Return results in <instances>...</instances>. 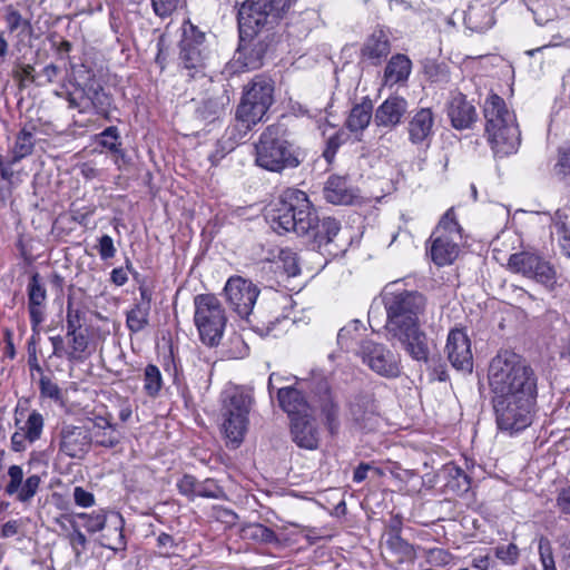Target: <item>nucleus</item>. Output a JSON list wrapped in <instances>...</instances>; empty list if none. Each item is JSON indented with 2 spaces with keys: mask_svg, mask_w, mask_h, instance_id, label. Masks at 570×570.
Segmentation results:
<instances>
[{
  "mask_svg": "<svg viewBox=\"0 0 570 570\" xmlns=\"http://www.w3.org/2000/svg\"><path fill=\"white\" fill-rule=\"evenodd\" d=\"M181 494L194 499L196 497L218 499L222 495L220 488L210 479L198 481L195 476L185 474L177 483Z\"/></svg>",
  "mask_w": 570,
  "mask_h": 570,
  "instance_id": "nucleus-25",
  "label": "nucleus"
},
{
  "mask_svg": "<svg viewBox=\"0 0 570 570\" xmlns=\"http://www.w3.org/2000/svg\"><path fill=\"white\" fill-rule=\"evenodd\" d=\"M40 394L42 397L53 400L56 402L61 400V391L59 386L51 381L48 376H41L40 382Z\"/></svg>",
  "mask_w": 570,
  "mask_h": 570,
  "instance_id": "nucleus-53",
  "label": "nucleus"
},
{
  "mask_svg": "<svg viewBox=\"0 0 570 570\" xmlns=\"http://www.w3.org/2000/svg\"><path fill=\"white\" fill-rule=\"evenodd\" d=\"M291 435L293 442L305 450H315L320 444V432L313 413L291 417Z\"/></svg>",
  "mask_w": 570,
  "mask_h": 570,
  "instance_id": "nucleus-16",
  "label": "nucleus"
},
{
  "mask_svg": "<svg viewBox=\"0 0 570 570\" xmlns=\"http://www.w3.org/2000/svg\"><path fill=\"white\" fill-rule=\"evenodd\" d=\"M340 229V223L335 218L324 217L322 220L318 219L317 226L312 232L320 244H328L338 234Z\"/></svg>",
  "mask_w": 570,
  "mask_h": 570,
  "instance_id": "nucleus-38",
  "label": "nucleus"
},
{
  "mask_svg": "<svg viewBox=\"0 0 570 570\" xmlns=\"http://www.w3.org/2000/svg\"><path fill=\"white\" fill-rule=\"evenodd\" d=\"M556 175L561 178L570 177V146L559 150L558 161L554 166Z\"/></svg>",
  "mask_w": 570,
  "mask_h": 570,
  "instance_id": "nucleus-57",
  "label": "nucleus"
},
{
  "mask_svg": "<svg viewBox=\"0 0 570 570\" xmlns=\"http://www.w3.org/2000/svg\"><path fill=\"white\" fill-rule=\"evenodd\" d=\"M488 140L498 156H507L515 153L521 142L520 130L517 124L498 129L494 124L490 125Z\"/></svg>",
  "mask_w": 570,
  "mask_h": 570,
  "instance_id": "nucleus-17",
  "label": "nucleus"
},
{
  "mask_svg": "<svg viewBox=\"0 0 570 570\" xmlns=\"http://www.w3.org/2000/svg\"><path fill=\"white\" fill-rule=\"evenodd\" d=\"M406 110L407 101L404 98L390 97L377 107L374 114V122L379 127L394 128L401 124Z\"/></svg>",
  "mask_w": 570,
  "mask_h": 570,
  "instance_id": "nucleus-20",
  "label": "nucleus"
},
{
  "mask_svg": "<svg viewBox=\"0 0 570 570\" xmlns=\"http://www.w3.org/2000/svg\"><path fill=\"white\" fill-rule=\"evenodd\" d=\"M71 337V350L68 352V357L70 360H78L81 357V354L88 347L87 337L81 333H75L70 335Z\"/></svg>",
  "mask_w": 570,
  "mask_h": 570,
  "instance_id": "nucleus-58",
  "label": "nucleus"
},
{
  "mask_svg": "<svg viewBox=\"0 0 570 570\" xmlns=\"http://www.w3.org/2000/svg\"><path fill=\"white\" fill-rule=\"evenodd\" d=\"M426 558L429 563L440 567L450 562L451 554L441 548H433L428 551Z\"/></svg>",
  "mask_w": 570,
  "mask_h": 570,
  "instance_id": "nucleus-60",
  "label": "nucleus"
},
{
  "mask_svg": "<svg viewBox=\"0 0 570 570\" xmlns=\"http://www.w3.org/2000/svg\"><path fill=\"white\" fill-rule=\"evenodd\" d=\"M492 397L537 396V376L518 354L504 351L494 356L489 366Z\"/></svg>",
  "mask_w": 570,
  "mask_h": 570,
  "instance_id": "nucleus-1",
  "label": "nucleus"
},
{
  "mask_svg": "<svg viewBox=\"0 0 570 570\" xmlns=\"http://www.w3.org/2000/svg\"><path fill=\"white\" fill-rule=\"evenodd\" d=\"M448 361L456 371L471 373L473 370V354L471 341L463 330L450 331L444 347Z\"/></svg>",
  "mask_w": 570,
  "mask_h": 570,
  "instance_id": "nucleus-13",
  "label": "nucleus"
},
{
  "mask_svg": "<svg viewBox=\"0 0 570 570\" xmlns=\"http://www.w3.org/2000/svg\"><path fill=\"white\" fill-rule=\"evenodd\" d=\"M552 235H557L558 243L564 255L570 257V209L561 208L552 218Z\"/></svg>",
  "mask_w": 570,
  "mask_h": 570,
  "instance_id": "nucleus-32",
  "label": "nucleus"
},
{
  "mask_svg": "<svg viewBox=\"0 0 570 570\" xmlns=\"http://www.w3.org/2000/svg\"><path fill=\"white\" fill-rule=\"evenodd\" d=\"M101 546L112 551L125 550L126 541L122 533V518L120 515H116L114 527L109 528L108 533L102 534Z\"/></svg>",
  "mask_w": 570,
  "mask_h": 570,
  "instance_id": "nucleus-37",
  "label": "nucleus"
},
{
  "mask_svg": "<svg viewBox=\"0 0 570 570\" xmlns=\"http://www.w3.org/2000/svg\"><path fill=\"white\" fill-rule=\"evenodd\" d=\"M273 92L274 87L269 79L256 77L245 90L243 98L258 102L259 105L264 104L266 107H271L274 100Z\"/></svg>",
  "mask_w": 570,
  "mask_h": 570,
  "instance_id": "nucleus-33",
  "label": "nucleus"
},
{
  "mask_svg": "<svg viewBox=\"0 0 570 570\" xmlns=\"http://www.w3.org/2000/svg\"><path fill=\"white\" fill-rule=\"evenodd\" d=\"M77 517L86 520L85 528L91 533L101 531L107 521L102 510L94 511L92 513H78Z\"/></svg>",
  "mask_w": 570,
  "mask_h": 570,
  "instance_id": "nucleus-47",
  "label": "nucleus"
},
{
  "mask_svg": "<svg viewBox=\"0 0 570 570\" xmlns=\"http://www.w3.org/2000/svg\"><path fill=\"white\" fill-rule=\"evenodd\" d=\"M495 556L505 564H514L519 559V549L514 543L499 546L495 548Z\"/></svg>",
  "mask_w": 570,
  "mask_h": 570,
  "instance_id": "nucleus-54",
  "label": "nucleus"
},
{
  "mask_svg": "<svg viewBox=\"0 0 570 570\" xmlns=\"http://www.w3.org/2000/svg\"><path fill=\"white\" fill-rule=\"evenodd\" d=\"M434 116L430 108H421L409 122V136L413 144H421L433 134Z\"/></svg>",
  "mask_w": 570,
  "mask_h": 570,
  "instance_id": "nucleus-29",
  "label": "nucleus"
},
{
  "mask_svg": "<svg viewBox=\"0 0 570 570\" xmlns=\"http://www.w3.org/2000/svg\"><path fill=\"white\" fill-rule=\"evenodd\" d=\"M439 235H448V237L452 238H462L461 236V227L456 220L454 209L450 208L440 219L435 230L433 232V236Z\"/></svg>",
  "mask_w": 570,
  "mask_h": 570,
  "instance_id": "nucleus-40",
  "label": "nucleus"
},
{
  "mask_svg": "<svg viewBox=\"0 0 570 570\" xmlns=\"http://www.w3.org/2000/svg\"><path fill=\"white\" fill-rule=\"evenodd\" d=\"M90 431L91 443L94 442L98 446L114 448L121 440V434L117 428L102 416H97L94 420Z\"/></svg>",
  "mask_w": 570,
  "mask_h": 570,
  "instance_id": "nucleus-31",
  "label": "nucleus"
},
{
  "mask_svg": "<svg viewBox=\"0 0 570 570\" xmlns=\"http://www.w3.org/2000/svg\"><path fill=\"white\" fill-rule=\"evenodd\" d=\"M4 20L10 32H14L18 29H21L22 32L28 31L29 33L32 31L31 22L24 19L12 6L7 7Z\"/></svg>",
  "mask_w": 570,
  "mask_h": 570,
  "instance_id": "nucleus-44",
  "label": "nucleus"
},
{
  "mask_svg": "<svg viewBox=\"0 0 570 570\" xmlns=\"http://www.w3.org/2000/svg\"><path fill=\"white\" fill-rule=\"evenodd\" d=\"M224 294L230 308L242 318H248L259 295V289L249 279L232 276L226 282Z\"/></svg>",
  "mask_w": 570,
  "mask_h": 570,
  "instance_id": "nucleus-12",
  "label": "nucleus"
},
{
  "mask_svg": "<svg viewBox=\"0 0 570 570\" xmlns=\"http://www.w3.org/2000/svg\"><path fill=\"white\" fill-rule=\"evenodd\" d=\"M535 399L537 396L492 397L498 429L512 435L530 426Z\"/></svg>",
  "mask_w": 570,
  "mask_h": 570,
  "instance_id": "nucleus-6",
  "label": "nucleus"
},
{
  "mask_svg": "<svg viewBox=\"0 0 570 570\" xmlns=\"http://www.w3.org/2000/svg\"><path fill=\"white\" fill-rule=\"evenodd\" d=\"M448 115L452 126L456 129L470 128L476 120L474 106L462 94L452 96L448 106Z\"/></svg>",
  "mask_w": 570,
  "mask_h": 570,
  "instance_id": "nucleus-23",
  "label": "nucleus"
},
{
  "mask_svg": "<svg viewBox=\"0 0 570 570\" xmlns=\"http://www.w3.org/2000/svg\"><path fill=\"white\" fill-rule=\"evenodd\" d=\"M157 546L164 550L163 554L165 557H170L175 553L179 543L170 534L163 532L157 538Z\"/></svg>",
  "mask_w": 570,
  "mask_h": 570,
  "instance_id": "nucleus-62",
  "label": "nucleus"
},
{
  "mask_svg": "<svg viewBox=\"0 0 570 570\" xmlns=\"http://www.w3.org/2000/svg\"><path fill=\"white\" fill-rule=\"evenodd\" d=\"M322 412L326 415L327 421L332 423L336 420L337 413H338V406L334 402L332 395L330 393H326L324 399H322L321 403Z\"/></svg>",
  "mask_w": 570,
  "mask_h": 570,
  "instance_id": "nucleus-63",
  "label": "nucleus"
},
{
  "mask_svg": "<svg viewBox=\"0 0 570 570\" xmlns=\"http://www.w3.org/2000/svg\"><path fill=\"white\" fill-rule=\"evenodd\" d=\"M59 438V450L69 458H82L91 445V431L86 426L65 424Z\"/></svg>",
  "mask_w": 570,
  "mask_h": 570,
  "instance_id": "nucleus-15",
  "label": "nucleus"
},
{
  "mask_svg": "<svg viewBox=\"0 0 570 570\" xmlns=\"http://www.w3.org/2000/svg\"><path fill=\"white\" fill-rule=\"evenodd\" d=\"M279 261L288 276H296L299 273V266L296 254L291 249H282L279 252Z\"/></svg>",
  "mask_w": 570,
  "mask_h": 570,
  "instance_id": "nucleus-51",
  "label": "nucleus"
},
{
  "mask_svg": "<svg viewBox=\"0 0 570 570\" xmlns=\"http://www.w3.org/2000/svg\"><path fill=\"white\" fill-rule=\"evenodd\" d=\"M391 51V45L387 33L382 30H375L364 42L361 55L363 60L377 66L382 59L387 57Z\"/></svg>",
  "mask_w": 570,
  "mask_h": 570,
  "instance_id": "nucleus-27",
  "label": "nucleus"
},
{
  "mask_svg": "<svg viewBox=\"0 0 570 570\" xmlns=\"http://www.w3.org/2000/svg\"><path fill=\"white\" fill-rule=\"evenodd\" d=\"M243 533L245 538L257 542L272 543L277 541L275 532L261 523H254L245 527L243 529Z\"/></svg>",
  "mask_w": 570,
  "mask_h": 570,
  "instance_id": "nucleus-42",
  "label": "nucleus"
},
{
  "mask_svg": "<svg viewBox=\"0 0 570 570\" xmlns=\"http://www.w3.org/2000/svg\"><path fill=\"white\" fill-rule=\"evenodd\" d=\"M269 107L242 98L236 111V118L242 121L247 129L262 121Z\"/></svg>",
  "mask_w": 570,
  "mask_h": 570,
  "instance_id": "nucleus-34",
  "label": "nucleus"
},
{
  "mask_svg": "<svg viewBox=\"0 0 570 570\" xmlns=\"http://www.w3.org/2000/svg\"><path fill=\"white\" fill-rule=\"evenodd\" d=\"M20 430L26 432L28 442L33 443L41 436L43 430V416L39 412L32 411L24 424L20 426Z\"/></svg>",
  "mask_w": 570,
  "mask_h": 570,
  "instance_id": "nucleus-43",
  "label": "nucleus"
},
{
  "mask_svg": "<svg viewBox=\"0 0 570 570\" xmlns=\"http://www.w3.org/2000/svg\"><path fill=\"white\" fill-rule=\"evenodd\" d=\"M483 112L487 135L490 134L491 121L498 129L517 124L514 114L507 108L504 100L495 94L487 98Z\"/></svg>",
  "mask_w": 570,
  "mask_h": 570,
  "instance_id": "nucleus-21",
  "label": "nucleus"
},
{
  "mask_svg": "<svg viewBox=\"0 0 570 570\" xmlns=\"http://www.w3.org/2000/svg\"><path fill=\"white\" fill-rule=\"evenodd\" d=\"M348 411L358 425L364 429L373 428L377 411L372 393L361 392L353 395L348 402Z\"/></svg>",
  "mask_w": 570,
  "mask_h": 570,
  "instance_id": "nucleus-19",
  "label": "nucleus"
},
{
  "mask_svg": "<svg viewBox=\"0 0 570 570\" xmlns=\"http://www.w3.org/2000/svg\"><path fill=\"white\" fill-rule=\"evenodd\" d=\"M412 71V61L403 53H396L387 61L383 73V86H404Z\"/></svg>",
  "mask_w": 570,
  "mask_h": 570,
  "instance_id": "nucleus-24",
  "label": "nucleus"
},
{
  "mask_svg": "<svg viewBox=\"0 0 570 570\" xmlns=\"http://www.w3.org/2000/svg\"><path fill=\"white\" fill-rule=\"evenodd\" d=\"M98 253L102 259L112 258L116 254V247L114 245V240L109 235H104L99 238Z\"/></svg>",
  "mask_w": 570,
  "mask_h": 570,
  "instance_id": "nucleus-61",
  "label": "nucleus"
},
{
  "mask_svg": "<svg viewBox=\"0 0 570 570\" xmlns=\"http://www.w3.org/2000/svg\"><path fill=\"white\" fill-rule=\"evenodd\" d=\"M83 95L87 96V100L82 101V104H76L75 100H72L73 106L78 107V111L80 114H88L94 111L99 116L108 115L111 105V98L107 92H105L100 83L95 80L86 85Z\"/></svg>",
  "mask_w": 570,
  "mask_h": 570,
  "instance_id": "nucleus-22",
  "label": "nucleus"
},
{
  "mask_svg": "<svg viewBox=\"0 0 570 570\" xmlns=\"http://www.w3.org/2000/svg\"><path fill=\"white\" fill-rule=\"evenodd\" d=\"M150 309L146 306V304H136L128 313H127V326L134 332L138 333L142 331L148 325Z\"/></svg>",
  "mask_w": 570,
  "mask_h": 570,
  "instance_id": "nucleus-39",
  "label": "nucleus"
},
{
  "mask_svg": "<svg viewBox=\"0 0 570 570\" xmlns=\"http://www.w3.org/2000/svg\"><path fill=\"white\" fill-rule=\"evenodd\" d=\"M372 110L371 102L354 106L347 117L346 127L353 132L363 131L372 119Z\"/></svg>",
  "mask_w": 570,
  "mask_h": 570,
  "instance_id": "nucleus-36",
  "label": "nucleus"
},
{
  "mask_svg": "<svg viewBox=\"0 0 570 570\" xmlns=\"http://www.w3.org/2000/svg\"><path fill=\"white\" fill-rule=\"evenodd\" d=\"M324 198L334 205H350L355 195L347 181L341 176H330L323 188Z\"/></svg>",
  "mask_w": 570,
  "mask_h": 570,
  "instance_id": "nucleus-30",
  "label": "nucleus"
},
{
  "mask_svg": "<svg viewBox=\"0 0 570 570\" xmlns=\"http://www.w3.org/2000/svg\"><path fill=\"white\" fill-rule=\"evenodd\" d=\"M383 302L387 316L385 324L387 332L421 323V316L426 307V298L416 291L386 289Z\"/></svg>",
  "mask_w": 570,
  "mask_h": 570,
  "instance_id": "nucleus-4",
  "label": "nucleus"
},
{
  "mask_svg": "<svg viewBox=\"0 0 570 570\" xmlns=\"http://www.w3.org/2000/svg\"><path fill=\"white\" fill-rule=\"evenodd\" d=\"M40 485V478L37 474L30 475L21 484L17 498L21 502H28L35 497Z\"/></svg>",
  "mask_w": 570,
  "mask_h": 570,
  "instance_id": "nucleus-49",
  "label": "nucleus"
},
{
  "mask_svg": "<svg viewBox=\"0 0 570 570\" xmlns=\"http://www.w3.org/2000/svg\"><path fill=\"white\" fill-rule=\"evenodd\" d=\"M277 399L279 406L289 417L303 416L313 413V410L301 391L294 387H278Z\"/></svg>",
  "mask_w": 570,
  "mask_h": 570,
  "instance_id": "nucleus-28",
  "label": "nucleus"
},
{
  "mask_svg": "<svg viewBox=\"0 0 570 570\" xmlns=\"http://www.w3.org/2000/svg\"><path fill=\"white\" fill-rule=\"evenodd\" d=\"M384 553L390 557H394L395 563H402L405 560H411L414 558L412 546L402 539L399 533L387 534L384 546Z\"/></svg>",
  "mask_w": 570,
  "mask_h": 570,
  "instance_id": "nucleus-35",
  "label": "nucleus"
},
{
  "mask_svg": "<svg viewBox=\"0 0 570 570\" xmlns=\"http://www.w3.org/2000/svg\"><path fill=\"white\" fill-rule=\"evenodd\" d=\"M153 8L157 16L168 17L170 16L181 3V0H151Z\"/></svg>",
  "mask_w": 570,
  "mask_h": 570,
  "instance_id": "nucleus-59",
  "label": "nucleus"
},
{
  "mask_svg": "<svg viewBox=\"0 0 570 570\" xmlns=\"http://www.w3.org/2000/svg\"><path fill=\"white\" fill-rule=\"evenodd\" d=\"M68 521L70 523L71 531L67 534V538L76 557H79L86 550L87 538L73 520L68 519Z\"/></svg>",
  "mask_w": 570,
  "mask_h": 570,
  "instance_id": "nucleus-46",
  "label": "nucleus"
},
{
  "mask_svg": "<svg viewBox=\"0 0 570 570\" xmlns=\"http://www.w3.org/2000/svg\"><path fill=\"white\" fill-rule=\"evenodd\" d=\"M71 77L73 86H86L96 80L94 71L86 65L71 66Z\"/></svg>",
  "mask_w": 570,
  "mask_h": 570,
  "instance_id": "nucleus-50",
  "label": "nucleus"
},
{
  "mask_svg": "<svg viewBox=\"0 0 570 570\" xmlns=\"http://www.w3.org/2000/svg\"><path fill=\"white\" fill-rule=\"evenodd\" d=\"M293 0H247L238 10L242 33L257 32L259 28L278 20L292 6Z\"/></svg>",
  "mask_w": 570,
  "mask_h": 570,
  "instance_id": "nucleus-8",
  "label": "nucleus"
},
{
  "mask_svg": "<svg viewBox=\"0 0 570 570\" xmlns=\"http://www.w3.org/2000/svg\"><path fill=\"white\" fill-rule=\"evenodd\" d=\"M272 227L276 232H294L307 235L317 226L318 216L307 195L298 189H287L271 214Z\"/></svg>",
  "mask_w": 570,
  "mask_h": 570,
  "instance_id": "nucleus-2",
  "label": "nucleus"
},
{
  "mask_svg": "<svg viewBox=\"0 0 570 570\" xmlns=\"http://www.w3.org/2000/svg\"><path fill=\"white\" fill-rule=\"evenodd\" d=\"M73 500L77 505L89 508L95 503V497L91 492L86 491L81 487H76L73 490Z\"/></svg>",
  "mask_w": 570,
  "mask_h": 570,
  "instance_id": "nucleus-64",
  "label": "nucleus"
},
{
  "mask_svg": "<svg viewBox=\"0 0 570 570\" xmlns=\"http://www.w3.org/2000/svg\"><path fill=\"white\" fill-rule=\"evenodd\" d=\"M163 386V377L156 365L149 364L144 373V390L147 395L155 397L158 395Z\"/></svg>",
  "mask_w": 570,
  "mask_h": 570,
  "instance_id": "nucleus-41",
  "label": "nucleus"
},
{
  "mask_svg": "<svg viewBox=\"0 0 570 570\" xmlns=\"http://www.w3.org/2000/svg\"><path fill=\"white\" fill-rule=\"evenodd\" d=\"M222 110L220 105L213 99L205 100L202 106L197 108V115L199 118L206 121H212L218 117Z\"/></svg>",
  "mask_w": 570,
  "mask_h": 570,
  "instance_id": "nucleus-52",
  "label": "nucleus"
},
{
  "mask_svg": "<svg viewBox=\"0 0 570 570\" xmlns=\"http://www.w3.org/2000/svg\"><path fill=\"white\" fill-rule=\"evenodd\" d=\"M539 554L543 570H557L552 556L551 546L548 539L541 538L539 541Z\"/></svg>",
  "mask_w": 570,
  "mask_h": 570,
  "instance_id": "nucleus-56",
  "label": "nucleus"
},
{
  "mask_svg": "<svg viewBox=\"0 0 570 570\" xmlns=\"http://www.w3.org/2000/svg\"><path fill=\"white\" fill-rule=\"evenodd\" d=\"M33 149L32 134L22 130L16 139V144L12 150L13 161H18L23 157L30 155Z\"/></svg>",
  "mask_w": 570,
  "mask_h": 570,
  "instance_id": "nucleus-45",
  "label": "nucleus"
},
{
  "mask_svg": "<svg viewBox=\"0 0 570 570\" xmlns=\"http://www.w3.org/2000/svg\"><path fill=\"white\" fill-rule=\"evenodd\" d=\"M99 144L112 153L120 151V137L117 127L110 126L100 134Z\"/></svg>",
  "mask_w": 570,
  "mask_h": 570,
  "instance_id": "nucleus-48",
  "label": "nucleus"
},
{
  "mask_svg": "<svg viewBox=\"0 0 570 570\" xmlns=\"http://www.w3.org/2000/svg\"><path fill=\"white\" fill-rule=\"evenodd\" d=\"M459 240L461 238L448 237V235H432L430 255L438 266L450 265L459 256Z\"/></svg>",
  "mask_w": 570,
  "mask_h": 570,
  "instance_id": "nucleus-26",
  "label": "nucleus"
},
{
  "mask_svg": "<svg viewBox=\"0 0 570 570\" xmlns=\"http://www.w3.org/2000/svg\"><path fill=\"white\" fill-rule=\"evenodd\" d=\"M508 266L512 272L534 279L549 291H553L558 286L554 267L534 253L521 252L512 254L509 258Z\"/></svg>",
  "mask_w": 570,
  "mask_h": 570,
  "instance_id": "nucleus-10",
  "label": "nucleus"
},
{
  "mask_svg": "<svg viewBox=\"0 0 570 570\" xmlns=\"http://www.w3.org/2000/svg\"><path fill=\"white\" fill-rule=\"evenodd\" d=\"M28 311L33 332L45 321L47 307V291L40 281L39 274H33L27 287Z\"/></svg>",
  "mask_w": 570,
  "mask_h": 570,
  "instance_id": "nucleus-18",
  "label": "nucleus"
},
{
  "mask_svg": "<svg viewBox=\"0 0 570 570\" xmlns=\"http://www.w3.org/2000/svg\"><path fill=\"white\" fill-rule=\"evenodd\" d=\"M304 157L299 148L282 137L276 126H268L255 144V164L268 171L282 173L296 168Z\"/></svg>",
  "mask_w": 570,
  "mask_h": 570,
  "instance_id": "nucleus-3",
  "label": "nucleus"
},
{
  "mask_svg": "<svg viewBox=\"0 0 570 570\" xmlns=\"http://www.w3.org/2000/svg\"><path fill=\"white\" fill-rule=\"evenodd\" d=\"M195 324L200 340L209 346L218 345L227 322L219 299L213 294H200L194 299Z\"/></svg>",
  "mask_w": 570,
  "mask_h": 570,
  "instance_id": "nucleus-7",
  "label": "nucleus"
},
{
  "mask_svg": "<svg viewBox=\"0 0 570 570\" xmlns=\"http://www.w3.org/2000/svg\"><path fill=\"white\" fill-rule=\"evenodd\" d=\"M8 476L10 481L6 487V492L10 495L18 493L23 480V471L21 466L11 465L8 470Z\"/></svg>",
  "mask_w": 570,
  "mask_h": 570,
  "instance_id": "nucleus-55",
  "label": "nucleus"
},
{
  "mask_svg": "<svg viewBox=\"0 0 570 570\" xmlns=\"http://www.w3.org/2000/svg\"><path fill=\"white\" fill-rule=\"evenodd\" d=\"M389 334L400 342L413 360L419 362L429 360L430 341L425 332L421 330V323L390 331Z\"/></svg>",
  "mask_w": 570,
  "mask_h": 570,
  "instance_id": "nucleus-14",
  "label": "nucleus"
},
{
  "mask_svg": "<svg viewBox=\"0 0 570 570\" xmlns=\"http://www.w3.org/2000/svg\"><path fill=\"white\" fill-rule=\"evenodd\" d=\"M207 57L205 35L190 23L184 26L178 59L187 76L193 78L203 73Z\"/></svg>",
  "mask_w": 570,
  "mask_h": 570,
  "instance_id": "nucleus-9",
  "label": "nucleus"
},
{
  "mask_svg": "<svg viewBox=\"0 0 570 570\" xmlns=\"http://www.w3.org/2000/svg\"><path fill=\"white\" fill-rule=\"evenodd\" d=\"M358 355L375 373L385 377H396L401 373L400 356L382 343L372 340L361 342Z\"/></svg>",
  "mask_w": 570,
  "mask_h": 570,
  "instance_id": "nucleus-11",
  "label": "nucleus"
},
{
  "mask_svg": "<svg viewBox=\"0 0 570 570\" xmlns=\"http://www.w3.org/2000/svg\"><path fill=\"white\" fill-rule=\"evenodd\" d=\"M252 397L238 387H230L223 393V431L234 448L238 446L247 431Z\"/></svg>",
  "mask_w": 570,
  "mask_h": 570,
  "instance_id": "nucleus-5",
  "label": "nucleus"
}]
</instances>
